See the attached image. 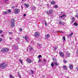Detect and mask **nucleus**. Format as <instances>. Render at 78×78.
<instances>
[{
  "label": "nucleus",
  "mask_w": 78,
  "mask_h": 78,
  "mask_svg": "<svg viewBox=\"0 0 78 78\" xmlns=\"http://www.w3.org/2000/svg\"><path fill=\"white\" fill-rule=\"evenodd\" d=\"M15 20L14 19H12L10 21V27L13 28L15 26Z\"/></svg>",
  "instance_id": "f257e3e1"
},
{
  "label": "nucleus",
  "mask_w": 78,
  "mask_h": 78,
  "mask_svg": "<svg viewBox=\"0 0 78 78\" xmlns=\"http://www.w3.org/2000/svg\"><path fill=\"white\" fill-rule=\"evenodd\" d=\"M7 66V64H6L5 63H2L0 65V67L2 69H5Z\"/></svg>",
  "instance_id": "f03ea898"
},
{
  "label": "nucleus",
  "mask_w": 78,
  "mask_h": 78,
  "mask_svg": "<svg viewBox=\"0 0 78 78\" xmlns=\"http://www.w3.org/2000/svg\"><path fill=\"white\" fill-rule=\"evenodd\" d=\"M19 12H20V9L17 8L15 9V14H18Z\"/></svg>",
  "instance_id": "7ed1b4c3"
},
{
  "label": "nucleus",
  "mask_w": 78,
  "mask_h": 78,
  "mask_svg": "<svg viewBox=\"0 0 78 78\" xmlns=\"http://www.w3.org/2000/svg\"><path fill=\"white\" fill-rule=\"evenodd\" d=\"M1 51L2 52H6V51H8V48H2L1 50Z\"/></svg>",
  "instance_id": "20e7f679"
},
{
  "label": "nucleus",
  "mask_w": 78,
  "mask_h": 78,
  "mask_svg": "<svg viewBox=\"0 0 78 78\" xmlns=\"http://www.w3.org/2000/svg\"><path fill=\"white\" fill-rule=\"evenodd\" d=\"M53 10L52 9H50L49 12L48 11H47L46 13L47 14H51V13H53Z\"/></svg>",
  "instance_id": "39448f33"
},
{
  "label": "nucleus",
  "mask_w": 78,
  "mask_h": 78,
  "mask_svg": "<svg viewBox=\"0 0 78 78\" xmlns=\"http://www.w3.org/2000/svg\"><path fill=\"white\" fill-rule=\"evenodd\" d=\"M40 34H39V33L38 32H36L34 34V36L36 37H38V36H39Z\"/></svg>",
  "instance_id": "423d86ee"
},
{
  "label": "nucleus",
  "mask_w": 78,
  "mask_h": 78,
  "mask_svg": "<svg viewBox=\"0 0 78 78\" xmlns=\"http://www.w3.org/2000/svg\"><path fill=\"white\" fill-rule=\"evenodd\" d=\"M59 55L60 56H61V57H63V56H64V53L62 52L61 51H60L59 52Z\"/></svg>",
  "instance_id": "0eeeda50"
},
{
  "label": "nucleus",
  "mask_w": 78,
  "mask_h": 78,
  "mask_svg": "<svg viewBox=\"0 0 78 78\" xmlns=\"http://www.w3.org/2000/svg\"><path fill=\"white\" fill-rule=\"evenodd\" d=\"M71 20H72V21L71 22V23H73L74 22H75V18L74 17H72L71 18Z\"/></svg>",
  "instance_id": "6e6552de"
},
{
  "label": "nucleus",
  "mask_w": 78,
  "mask_h": 78,
  "mask_svg": "<svg viewBox=\"0 0 78 78\" xmlns=\"http://www.w3.org/2000/svg\"><path fill=\"white\" fill-rule=\"evenodd\" d=\"M24 39H25V40H26L27 42H28V40H27V39H28V37L27 35H25L24 36Z\"/></svg>",
  "instance_id": "1a4fd4ad"
},
{
  "label": "nucleus",
  "mask_w": 78,
  "mask_h": 78,
  "mask_svg": "<svg viewBox=\"0 0 78 78\" xmlns=\"http://www.w3.org/2000/svg\"><path fill=\"white\" fill-rule=\"evenodd\" d=\"M66 58L70 57V53H69V52L66 53Z\"/></svg>",
  "instance_id": "9d476101"
},
{
  "label": "nucleus",
  "mask_w": 78,
  "mask_h": 78,
  "mask_svg": "<svg viewBox=\"0 0 78 78\" xmlns=\"http://www.w3.org/2000/svg\"><path fill=\"white\" fill-rule=\"evenodd\" d=\"M54 62V64L55 65V66H58V62H57V60H55V61Z\"/></svg>",
  "instance_id": "9b49d317"
},
{
  "label": "nucleus",
  "mask_w": 78,
  "mask_h": 78,
  "mask_svg": "<svg viewBox=\"0 0 78 78\" xmlns=\"http://www.w3.org/2000/svg\"><path fill=\"white\" fill-rule=\"evenodd\" d=\"M27 61L28 63H31V61L30 60L29 58H27Z\"/></svg>",
  "instance_id": "f8f14e48"
},
{
  "label": "nucleus",
  "mask_w": 78,
  "mask_h": 78,
  "mask_svg": "<svg viewBox=\"0 0 78 78\" xmlns=\"http://www.w3.org/2000/svg\"><path fill=\"white\" fill-rule=\"evenodd\" d=\"M51 5H55L56 3V2H55L54 1H53L52 2H51Z\"/></svg>",
  "instance_id": "ddd939ff"
},
{
  "label": "nucleus",
  "mask_w": 78,
  "mask_h": 78,
  "mask_svg": "<svg viewBox=\"0 0 78 78\" xmlns=\"http://www.w3.org/2000/svg\"><path fill=\"white\" fill-rule=\"evenodd\" d=\"M57 23H59V24H61V20H58L57 21Z\"/></svg>",
  "instance_id": "4468645a"
},
{
  "label": "nucleus",
  "mask_w": 78,
  "mask_h": 78,
  "mask_svg": "<svg viewBox=\"0 0 78 78\" xmlns=\"http://www.w3.org/2000/svg\"><path fill=\"white\" fill-rule=\"evenodd\" d=\"M49 37L50 34H48L45 36V38H46V39H48V37Z\"/></svg>",
  "instance_id": "2eb2a0df"
},
{
  "label": "nucleus",
  "mask_w": 78,
  "mask_h": 78,
  "mask_svg": "<svg viewBox=\"0 0 78 78\" xmlns=\"http://www.w3.org/2000/svg\"><path fill=\"white\" fill-rule=\"evenodd\" d=\"M62 14H64L60 16V17L61 18L63 17H64V16H66V15H65V14L64 13V12H62L61 14L62 15Z\"/></svg>",
  "instance_id": "dca6fc26"
},
{
  "label": "nucleus",
  "mask_w": 78,
  "mask_h": 78,
  "mask_svg": "<svg viewBox=\"0 0 78 78\" xmlns=\"http://www.w3.org/2000/svg\"><path fill=\"white\" fill-rule=\"evenodd\" d=\"M3 14H4V15L8 14V11L3 12Z\"/></svg>",
  "instance_id": "f3484780"
},
{
  "label": "nucleus",
  "mask_w": 78,
  "mask_h": 78,
  "mask_svg": "<svg viewBox=\"0 0 78 78\" xmlns=\"http://www.w3.org/2000/svg\"><path fill=\"white\" fill-rule=\"evenodd\" d=\"M63 68H64L65 70H67V67L65 65H64L63 66Z\"/></svg>",
  "instance_id": "a211bd4d"
},
{
  "label": "nucleus",
  "mask_w": 78,
  "mask_h": 78,
  "mask_svg": "<svg viewBox=\"0 0 78 78\" xmlns=\"http://www.w3.org/2000/svg\"><path fill=\"white\" fill-rule=\"evenodd\" d=\"M24 5L27 8H28L29 7V4H24Z\"/></svg>",
  "instance_id": "6ab92c4d"
},
{
  "label": "nucleus",
  "mask_w": 78,
  "mask_h": 78,
  "mask_svg": "<svg viewBox=\"0 0 78 78\" xmlns=\"http://www.w3.org/2000/svg\"><path fill=\"white\" fill-rule=\"evenodd\" d=\"M19 61L20 62L21 64H23V61H22V60L20 59H19Z\"/></svg>",
  "instance_id": "aec40b11"
},
{
  "label": "nucleus",
  "mask_w": 78,
  "mask_h": 78,
  "mask_svg": "<svg viewBox=\"0 0 78 78\" xmlns=\"http://www.w3.org/2000/svg\"><path fill=\"white\" fill-rule=\"evenodd\" d=\"M69 68L70 69H73V65L71 64L69 66Z\"/></svg>",
  "instance_id": "412c9836"
},
{
  "label": "nucleus",
  "mask_w": 78,
  "mask_h": 78,
  "mask_svg": "<svg viewBox=\"0 0 78 78\" xmlns=\"http://www.w3.org/2000/svg\"><path fill=\"white\" fill-rule=\"evenodd\" d=\"M36 7H35V6H33L32 8V9L33 10H36Z\"/></svg>",
  "instance_id": "4be33fe9"
},
{
  "label": "nucleus",
  "mask_w": 78,
  "mask_h": 78,
  "mask_svg": "<svg viewBox=\"0 0 78 78\" xmlns=\"http://www.w3.org/2000/svg\"><path fill=\"white\" fill-rule=\"evenodd\" d=\"M17 73L18 74V76H19L20 78H21V76H20V74L19 73L17 72Z\"/></svg>",
  "instance_id": "5701e85b"
},
{
  "label": "nucleus",
  "mask_w": 78,
  "mask_h": 78,
  "mask_svg": "<svg viewBox=\"0 0 78 78\" xmlns=\"http://www.w3.org/2000/svg\"><path fill=\"white\" fill-rule=\"evenodd\" d=\"M17 73L18 74V76H19L20 78H21V76H20V74L19 73L17 72Z\"/></svg>",
  "instance_id": "b1692460"
},
{
  "label": "nucleus",
  "mask_w": 78,
  "mask_h": 78,
  "mask_svg": "<svg viewBox=\"0 0 78 78\" xmlns=\"http://www.w3.org/2000/svg\"><path fill=\"white\" fill-rule=\"evenodd\" d=\"M30 51H31V50H33V47H31L29 48Z\"/></svg>",
  "instance_id": "393cba45"
},
{
  "label": "nucleus",
  "mask_w": 78,
  "mask_h": 78,
  "mask_svg": "<svg viewBox=\"0 0 78 78\" xmlns=\"http://www.w3.org/2000/svg\"><path fill=\"white\" fill-rule=\"evenodd\" d=\"M52 59L54 61L53 62H55L56 61H57V60H56L55 59V58H52Z\"/></svg>",
  "instance_id": "a878e982"
},
{
  "label": "nucleus",
  "mask_w": 78,
  "mask_h": 78,
  "mask_svg": "<svg viewBox=\"0 0 78 78\" xmlns=\"http://www.w3.org/2000/svg\"><path fill=\"white\" fill-rule=\"evenodd\" d=\"M73 34V33H72L71 34L69 35V37H71V36H72Z\"/></svg>",
  "instance_id": "bb28decb"
},
{
  "label": "nucleus",
  "mask_w": 78,
  "mask_h": 78,
  "mask_svg": "<svg viewBox=\"0 0 78 78\" xmlns=\"http://www.w3.org/2000/svg\"><path fill=\"white\" fill-rule=\"evenodd\" d=\"M74 25L75 26H78V24L76 22H75L74 23Z\"/></svg>",
  "instance_id": "cd10ccee"
},
{
  "label": "nucleus",
  "mask_w": 78,
  "mask_h": 78,
  "mask_svg": "<svg viewBox=\"0 0 78 78\" xmlns=\"http://www.w3.org/2000/svg\"><path fill=\"white\" fill-rule=\"evenodd\" d=\"M55 8H58V6L57 5H54Z\"/></svg>",
  "instance_id": "c85d7f7f"
},
{
  "label": "nucleus",
  "mask_w": 78,
  "mask_h": 78,
  "mask_svg": "<svg viewBox=\"0 0 78 78\" xmlns=\"http://www.w3.org/2000/svg\"><path fill=\"white\" fill-rule=\"evenodd\" d=\"M57 49V48L56 47H55V48H54L53 50L54 51H56V50Z\"/></svg>",
  "instance_id": "c756f323"
},
{
  "label": "nucleus",
  "mask_w": 78,
  "mask_h": 78,
  "mask_svg": "<svg viewBox=\"0 0 78 78\" xmlns=\"http://www.w3.org/2000/svg\"><path fill=\"white\" fill-rule=\"evenodd\" d=\"M15 49H17V48H18V46H17V45H15Z\"/></svg>",
  "instance_id": "7c9ffc66"
},
{
  "label": "nucleus",
  "mask_w": 78,
  "mask_h": 78,
  "mask_svg": "<svg viewBox=\"0 0 78 78\" xmlns=\"http://www.w3.org/2000/svg\"><path fill=\"white\" fill-rule=\"evenodd\" d=\"M42 57V55H38V56L37 57V58H41Z\"/></svg>",
  "instance_id": "2f4dec72"
},
{
  "label": "nucleus",
  "mask_w": 78,
  "mask_h": 78,
  "mask_svg": "<svg viewBox=\"0 0 78 78\" xmlns=\"http://www.w3.org/2000/svg\"><path fill=\"white\" fill-rule=\"evenodd\" d=\"M9 76V77L10 78H12V77H13V76H12V75L11 74Z\"/></svg>",
  "instance_id": "473e14b6"
},
{
  "label": "nucleus",
  "mask_w": 78,
  "mask_h": 78,
  "mask_svg": "<svg viewBox=\"0 0 78 78\" xmlns=\"http://www.w3.org/2000/svg\"><path fill=\"white\" fill-rule=\"evenodd\" d=\"M8 11V14L9 13V12H11V10L10 9H9L8 10V11Z\"/></svg>",
  "instance_id": "72a5a7b5"
},
{
  "label": "nucleus",
  "mask_w": 78,
  "mask_h": 78,
  "mask_svg": "<svg viewBox=\"0 0 78 78\" xmlns=\"http://www.w3.org/2000/svg\"><path fill=\"white\" fill-rule=\"evenodd\" d=\"M63 62H64V63H65V64H66L67 62V61H66V60H65L63 61Z\"/></svg>",
  "instance_id": "f704fd0d"
},
{
  "label": "nucleus",
  "mask_w": 78,
  "mask_h": 78,
  "mask_svg": "<svg viewBox=\"0 0 78 78\" xmlns=\"http://www.w3.org/2000/svg\"><path fill=\"white\" fill-rule=\"evenodd\" d=\"M78 13H77L76 14V15H75V17H78Z\"/></svg>",
  "instance_id": "c9c22d12"
},
{
  "label": "nucleus",
  "mask_w": 78,
  "mask_h": 78,
  "mask_svg": "<svg viewBox=\"0 0 78 78\" xmlns=\"http://www.w3.org/2000/svg\"><path fill=\"white\" fill-rule=\"evenodd\" d=\"M51 67H53L54 66V64L53 62H52L51 63Z\"/></svg>",
  "instance_id": "e433bc0d"
},
{
  "label": "nucleus",
  "mask_w": 78,
  "mask_h": 78,
  "mask_svg": "<svg viewBox=\"0 0 78 78\" xmlns=\"http://www.w3.org/2000/svg\"><path fill=\"white\" fill-rule=\"evenodd\" d=\"M63 39L64 40V41H65V40H66V37H63Z\"/></svg>",
  "instance_id": "4c0bfd02"
},
{
  "label": "nucleus",
  "mask_w": 78,
  "mask_h": 78,
  "mask_svg": "<svg viewBox=\"0 0 78 78\" xmlns=\"http://www.w3.org/2000/svg\"><path fill=\"white\" fill-rule=\"evenodd\" d=\"M31 73L32 74H33V73H34V72L32 70H31Z\"/></svg>",
  "instance_id": "58836bf2"
},
{
  "label": "nucleus",
  "mask_w": 78,
  "mask_h": 78,
  "mask_svg": "<svg viewBox=\"0 0 78 78\" xmlns=\"http://www.w3.org/2000/svg\"><path fill=\"white\" fill-rule=\"evenodd\" d=\"M41 62V60L40 59V58H39L38 62Z\"/></svg>",
  "instance_id": "ea45409f"
},
{
  "label": "nucleus",
  "mask_w": 78,
  "mask_h": 78,
  "mask_svg": "<svg viewBox=\"0 0 78 78\" xmlns=\"http://www.w3.org/2000/svg\"><path fill=\"white\" fill-rule=\"evenodd\" d=\"M45 25L46 26H47V23L46 22H45Z\"/></svg>",
  "instance_id": "a19ab883"
},
{
  "label": "nucleus",
  "mask_w": 78,
  "mask_h": 78,
  "mask_svg": "<svg viewBox=\"0 0 78 78\" xmlns=\"http://www.w3.org/2000/svg\"><path fill=\"white\" fill-rule=\"evenodd\" d=\"M2 33H3V30H0V34H1Z\"/></svg>",
  "instance_id": "79ce46f5"
},
{
  "label": "nucleus",
  "mask_w": 78,
  "mask_h": 78,
  "mask_svg": "<svg viewBox=\"0 0 78 78\" xmlns=\"http://www.w3.org/2000/svg\"><path fill=\"white\" fill-rule=\"evenodd\" d=\"M2 40L3 39H2V38H0V42H2Z\"/></svg>",
  "instance_id": "37998d69"
},
{
  "label": "nucleus",
  "mask_w": 78,
  "mask_h": 78,
  "mask_svg": "<svg viewBox=\"0 0 78 78\" xmlns=\"http://www.w3.org/2000/svg\"><path fill=\"white\" fill-rule=\"evenodd\" d=\"M76 53L77 55H78V49L77 50V51H76Z\"/></svg>",
  "instance_id": "c03bdc74"
},
{
  "label": "nucleus",
  "mask_w": 78,
  "mask_h": 78,
  "mask_svg": "<svg viewBox=\"0 0 78 78\" xmlns=\"http://www.w3.org/2000/svg\"><path fill=\"white\" fill-rule=\"evenodd\" d=\"M9 34H12V32H9Z\"/></svg>",
  "instance_id": "a18cd8bd"
},
{
  "label": "nucleus",
  "mask_w": 78,
  "mask_h": 78,
  "mask_svg": "<svg viewBox=\"0 0 78 78\" xmlns=\"http://www.w3.org/2000/svg\"><path fill=\"white\" fill-rule=\"evenodd\" d=\"M65 23L64 22H63L62 23V25H64Z\"/></svg>",
  "instance_id": "49530a36"
},
{
  "label": "nucleus",
  "mask_w": 78,
  "mask_h": 78,
  "mask_svg": "<svg viewBox=\"0 0 78 78\" xmlns=\"http://www.w3.org/2000/svg\"><path fill=\"white\" fill-rule=\"evenodd\" d=\"M20 31H22V29H20Z\"/></svg>",
  "instance_id": "de8ad7c7"
},
{
  "label": "nucleus",
  "mask_w": 78,
  "mask_h": 78,
  "mask_svg": "<svg viewBox=\"0 0 78 78\" xmlns=\"http://www.w3.org/2000/svg\"><path fill=\"white\" fill-rule=\"evenodd\" d=\"M11 8L13 9L14 8V6H12L11 7Z\"/></svg>",
  "instance_id": "09e8293b"
},
{
  "label": "nucleus",
  "mask_w": 78,
  "mask_h": 78,
  "mask_svg": "<svg viewBox=\"0 0 78 78\" xmlns=\"http://www.w3.org/2000/svg\"><path fill=\"white\" fill-rule=\"evenodd\" d=\"M23 16L24 17H25V16H26V14H24Z\"/></svg>",
  "instance_id": "8fccbe9b"
},
{
  "label": "nucleus",
  "mask_w": 78,
  "mask_h": 78,
  "mask_svg": "<svg viewBox=\"0 0 78 78\" xmlns=\"http://www.w3.org/2000/svg\"><path fill=\"white\" fill-rule=\"evenodd\" d=\"M1 36H2V37H3V36H4V35L2 34L1 35Z\"/></svg>",
  "instance_id": "3c124183"
},
{
  "label": "nucleus",
  "mask_w": 78,
  "mask_h": 78,
  "mask_svg": "<svg viewBox=\"0 0 78 78\" xmlns=\"http://www.w3.org/2000/svg\"><path fill=\"white\" fill-rule=\"evenodd\" d=\"M12 39V37H9V39Z\"/></svg>",
  "instance_id": "603ef678"
},
{
  "label": "nucleus",
  "mask_w": 78,
  "mask_h": 78,
  "mask_svg": "<svg viewBox=\"0 0 78 78\" xmlns=\"http://www.w3.org/2000/svg\"><path fill=\"white\" fill-rule=\"evenodd\" d=\"M60 33H63V31H60Z\"/></svg>",
  "instance_id": "864d4df0"
},
{
  "label": "nucleus",
  "mask_w": 78,
  "mask_h": 78,
  "mask_svg": "<svg viewBox=\"0 0 78 78\" xmlns=\"http://www.w3.org/2000/svg\"><path fill=\"white\" fill-rule=\"evenodd\" d=\"M17 39L18 40H19V37L17 38Z\"/></svg>",
  "instance_id": "5fc2aeb1"
},
{
  "label": "nucleus",
  "mask_w": 78,
  "mask_h": 78,
  "mask_svg": "<svg viewBox=\"0 0 78 78\" xmlns=\"http://www.w3.org/2000/svg\"><path fill=\"white\" fill-rule=\"evenodd\" d=\"M57 33H60V31H58L57 32Z\"/></svg>",
  "instance_id": "6e6d98bb"
},
{
  "label": "nucleus",
  "mask_w": 78,
  "mask_h": 78,
  "mask_svg": "<svg viewBox=\"0 0 78 78\" xmlns=\"http://www.w3.org/2000/svg\"><path fill=\"white\" fill-rule=\"evenodd\" d=\"M44 62H45V61H46L45 59H44Z\"/></svg>",
  "instance_id": "4d7b16f0"
},
{
  "label": "nucleus",
  "mask_w": 78,
  "mask_h": 78,
  "mask_svg": "<svg viewBox=\"0 0 78 78\" xmlns=\"http://www.w3.org/2000/svg\"><path fill=\"white\" fill-rule=\"evenodd\" d=\"M76 69H77V70L78 71V67H77Z\"/></svg>",
  "instance_id": "13d9d810"
},
{
  "label": "nucleus",
  "mask_w": 78,
  "mask_h": 78,
  "mask_svg": "<svg viewBox=\"0 0 78 78\" xmlns=\"http://www.w3.org/2000/svg\"><path fill=\"white\" fill-rule=\"evenodd\" d=\"M23 39H24V37H23Z\"/></svg>",
  "instance_id": "bf43d9fd"
},
{
  "label": "nucleus",
  "mask_w": 78,
  "mask_h": 78,
  "mask_svg": "<svg viewBox=\"0 0 78 78\" xmlns=\"http://www.w3.org/2000/svg\"><path fill=\"white\" fill-rule=\"evenodd\" d=\"M6 0V1H8V0Z\"/></svg>",
  "instance_id": "052dcab7"
},
{
  "label": "nucleus",
  "mask_w": 78,
  "mask_h": 78,
  "mask_svg": "<svg viewBox=\"0 0 78 78\" xmlns=\"http://www.w3.org/2000/svg\"><path fill=\"white\" fill-rule=\"evenodd\" d=\"M17 6H16V8H17Z\"/></svg>",
  "instance_id": "680f3d73"
},
{
  "label": "nucleus",
  "mask_w": 78,
  "mask_h": 78,
  "mask_svg": "<svg viewBox=\"0 0 78 78\" xmlns=\"http://www.w3.org/2000/svg\"><path fill=\"white\" fill-rule=\"evenodd\" d=\"M21 8H22V7H21Z\"/></svg>",
  "instance_id": "e2e57ef3"
}]
</instances>
